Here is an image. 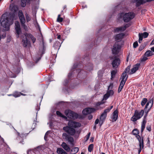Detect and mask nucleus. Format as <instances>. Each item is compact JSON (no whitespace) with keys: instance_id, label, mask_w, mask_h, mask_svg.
Here are the masks:
<instances>
[{"instance_id":"obj_1","label":"nucleus","mask_w":154,"mask_h":154,"mask_svg":"<svg viewBox=\"0 0 154 154\" xmlns=\"http://www.w3.org/2000/svg\"><path fill=\"white\" fill-rule=\"evenodd\" d=\"M78 63H74L73 66L72 67L70 72L68 74V77L69 79H71L72 77H74V75L76 76L77 74V76L78 77L82 78L85 75V72L83 70L81 69H76L78 66Z\"/></svg>"},{"instance_id":"obj_2","label":"nucleus","mask_w":154,"mask_h":154,"mask_svg":"<svg viewBox=\"0 0 154 154\" xmlns=\"http://www.w3.org/2000/svg\"><path fill=\"white\" fill-rule=\"evenodd\" d=\"M14 17V15L10 16L9 18L7 17L2 16L1 18V24L5 30L8 31L9 29L10 25L13 23Z\"/></svg>"},{"instance_id":"obj_3","label":"nucleus","mask_w":154,"mask_h":154,"mask_svg":"<svg viewBox=\"0 0 154 154\" xmlns=\"http://www.w3.org/2000/svg\"><path fill=\"white\" fill-rule=\"evenodd\" d=\"M134 14L132 12H129L124 14V13H120L119 15L118 18L119 19L123 18L125 22L128 23L134 17Z\"/></svg>"},{"instance_id":"obj_4","label":"nucleus","mask_w":154,"mask_h":154,"mask_svg":"<svg viewBox=\"0 0 154 154\" xmlns=\"http://www.w3.org/2000/svg\"><path fill=\"white\" fill-rule=\"evenodd\" d=\"M123 44V41L121 40L117 41L115 43L112 50V54L114 55H116L119 53L122 45Z\"/></svg>"},{"instance_id":"obj_5","label":"nucleus","mask_w":154,"mask_h":154,"mask_svg":"<svg viewBox=\"0 0 154 154\" xmlns=\"http://www.w3.org/2000/svg\"><path fill=\"white\" fill-rule=\"evenodd\" d=\"M18 16L20 21V23L22 27L26 31H28V28L27 26L25 25V19L21 11H20L18 13Z\"/></svg>"},{"instance_id":"obj_6","label":"nucleus","mask_w":154,"mask_h":154,"mask_svg":"<svg viewBox=\"0 0 154 154\" xmlns=\"http://www.w3.org/2000/svg\"><path fill=\"white\" fill-rule=\"evenodd\" d=\"M144 110L142 109L140 112L136 110L134 113V115L131 118V120L133 122H135L138 119H140L143 116Z\"/></svg>"},{"instance_id":"obj_7","label":"nucleus","mask_w":154,"mask_h":154,"mask_svg":"<svg viewBox=\"0 0 154 154\" xmlns=\"http://www.w3.org/2000/svg\"><path fill=\"white\" fill-rule=\"evenodd\" d=\"M46 50V47L44 44V42L42 41V47H40L39 48V51L38 53V57L36 58V62H37L41 59L43 55L45 53Z\"/></svg>"},{"instance_id":"obj_8","label":"nucleus","mask_w":154,"mask_h":154,"mask_svg":"<svg viewBox=\"0 0 154 154\" xmlns=\"http://www.w3.org/2000/svg\"><path fill=\"white\" fill-rule=\"evenodd\" d=\"M66 115L69 118L75 119L78 118V114L70 110H66L65 111Z\"/></svg>"},{"instance_id":"obj_9","label":"nucleus","mask_w":154,"mask_h":154,"mask_svg":"<svg viewBox=\"0 0 154 154\" xmlns=\"http://www.w3.org/2000/svg\"><path fill=\"white\" fill-rule=\"evenodd\" d=\"M61 42L59 41H56L55 42L53 46V48L51 53L53 55H56V54L57 53L58 50L59 49L61 46V44L63 42L61 40Z\"/></svg>"},{"instance_id":"obj_10","label":"nucleus","mask_w":154,"mask_h":154,"mask_svg":"<svg viewBox=\"0 0 154 154\" xmlns=\"http://www.w3.org/2000/svg\"><path fill=\"white\" fill-rule=\"evenodd\" d=\"M63 130L65 132L71 136H73L75 133V129L69 126L64 127Z\"/></svg>"},{"instance_id":"obj_11","label":"nucleus","mask_w":154,"mask_h":154,"mask_svg":"<svg viewBox=\"0 0 154 154\" xmlns=\"http://www.w3.org/2000/svg\"><path fill=\"white\" fill-rule=\"evenodd\" d=\"M15 25L16 37L18 38L19 37L20 34L22 33V31L19 22L18 21H15Z\"/></svg>"},{"instance_id":"obj_12","label":"nucleus","mask_w":154,"mask_h":154,"mask_svg":"<svg viewBox=\"0 0 154 154\" xmlns=\"http://www.w3.org/2000/svg\"><path fill=\"white\" fill-rule=\"evenodd\" d=\"M71 136L67 133H63L62 134V137L64 140L68 141V142L72 144L74 142V139Z\"/></svg>"},{"instance_id":"obj_13","label":"nucleus","mask_w":154,"mask_h":154,"mask_svg":"<svg viewBox=\"0 0 154 154\" xmlns=\"http://www.w3.org/2000/svg\"><path fill=\"white\" fill-rule=\"evenodd\" d=\"M134 2L136 3V7H138L141 5H143L146 2H149L154 0H132Z\"/></svg>"},{"instance_id":"obj_14","label":"nucleus","mask_w":154,"mask_h":154,"mask_svg":"<svg viewBox=\"0 0 154 154\" xmlns=\"http://www.w3.org/2000/svg\"><path fill=\"white\" fill-rule=\"evenodd\" d=\"M68 125L72 128H76L80 127L81 124L79 122L70 121L69 122Z\"/></svg>"},{"instance_id":"obj_15","label":"nucleus","mask_w":154,"mask_h":154,"mask_svg":"<svg viewBox=\"0 0 154 154\" xmlns=\"http://www.w3.org/2000/svg\"><path fill=\"white\" fill-rule=\"evenodd\" d=\"M95 111V109L89 107L84 109L82 111V113L84 115H87Z\"/></svg>"},{"instance_id":"obj_16","label":"nucleus","mask_w":154,"mask_h":154,"mask_svg":"<svg viewBox=\"0 0 154 154\" xmlns=\"http://www.w3.org/2000/svg\"><path fill=\"white\" fill-rule=\"evenodd\" d=\"M115 58H116V56L115 57ZM120 63V60L119 58H116L112 61V65L113 68H117L119 65Z\"/></svg>"},{"instance_id":"obj_17","label":"nucleus","mask_w":154,"mask_h":154,"mask_svg":"<svg viewBox=\"0 0 154 154\" xmlns=\"http://www.w3.org/2000/svg\"><path fill=\"white\" fill-rule=\"evenodd\" d=\"M146 114L144 115L143 117V119L141 124V132L142 134L143 133L145 128L146 124V120L148 114H146Z\"/></svg>"},{"instance_id":"obj_18","label":"nucleus","mask_w":154,"mask_h":154,"mask_svg":"<svg viewBox=\"0 0 154 154\" xmlns=\"http://www.w3.org/2000/svg\"><path fill=\"white\" fill-rule=\"evenodd\" d=\"M113 116L112 118V121L115 122L116 121L118 118V109H116L113 113Z\"/></svg>"},{"instance_id":"obj_19","label":"nucleus","mask_w":154,"mask_h":154,"mask_svg":"<svg viewBox=\"0 0 154 154\" xmlns=\"http://www.w3.org/2000/svg\"><path fill=\"white\" fill-rule=\"evenodd\" d=\"M128 77V76L127 75V74L123 73L120 79V80H121V82H122L124 83H125Z\"/></svg>"},{"instance_id":"obj_20","label":"nucleus","mask_w":154,"mask_h":154,"mask_svg":"<svg viewBox=\"0 0 154 154\" xmlns=\"http://www.w3.org/2000/svg\"><path fill=\"white\" fill-rule=\"evenodd\" d=\"M140 65V63L137 64L135 66L131 69V71L130 72L129 74H132L134 73L138 69V68Z\"/></svg>"},{"instance_id":"obj_21","label":"nucleus","mask_w":154,"mask_h":154,"mask_svg":"<svg viewBox=\"0 0 154 154\" xmlns=\"http://www.w3.org/2000/svg\"><path fill=\"white\" fill-rule=\"evenodd\" d=\"M61 146L67 152H69L70 151V148L65 143L63 142Z\"/></svg>"},{"instance_id":"obj_22","label":"nucleus","mask_w":154,"mask_h":154,"mask_svg":"<svg viewBox=\"0 0 154 154\" xmlns=\"http://www.w3.org/2000/svg\"><path fill=\"white\" fill-rule=\"evenodd\" d=\"M124 36V34L123 33H119L116 35L115 37L116 40L117 41L121 40L123 38Z\"/></svg>"},{"instance_id":"obj_23","label":"nucleus","mask_w":154,"mask_h":154,"mask_svg":"<svg viewBox=\"0 0 154 154\" xmlns=\"http://www.w3.org/2000/svg\"><path fill=\"white\" fill-rule=\"evenodd\" d=\"M57 152L58 154H67V153L61 148H58Z\"/></svg>"},{"instance_id":"obj_24","label":"nucleus","mask_w":154,"mask_h":154,"mask_svg":"<svg viewBox=\"0 0 154 154\" xmlns=\"http://www.w3.org/2000/svg\"><path fill=\"white\" fill-rule=\"evenodd\" d=\"M79 149L78 147H75L72 148L70 151V153L71 154H75L76 153L79 151Z\"/></svg>"},{"instance_id":"obj_25","label":"nucleus","mask_w":154,"mask_h":154,"mask_svg":"<svg viewBox=\"0 0 154 154\" xmlns=\"http://www.w3.org/2000/svg\"><path fill=\"white\" fill-rule=\"evenodd\" d=\"M152 103V104L153 103V98H152L151 99H150L149 100L148 102H147V103L146 105V106L145 107L144 110L145 112H146V109H147L148 108V106H149V103Z\"/></svg>"},{"instance_id":"obj_26","label":"nucleus","mask_w":154,"mask_h":154,"mask_svg":"<svg viewBox=\"0 0 154 154\" xmlns=\"http://www.w3.org/2000/svg\"><path fill=\"white\" fill-rule=\"evenodd\" d=\"M132 133L133 134L136 136V135H139L138 134L139 133V131L138 129L135 128L132 131Z\"/></svg>"},{"instance_id":"obj_27","label":"nucleus","mask_w":154,"mask_h":154,"mask_svg":"<svg viewBox=\"0 0 154 154\" xmlns=\"http://www.w3.org/2000/svg\"><path fill=\"white\" fill-rule=\"evenodd\" d=\"M25 39H23L22 40L23 45L24 47H26L28 45V40L26 37Z\"/></svg>"},{"instance_id":"obj_28","label":"nucleus","mask_w":154,"mask_h":154,"mask_svg":"<svg viewBox=\"0 0 154 154\" xmlns=\"http://www.w3.org/2000/svg\"><path fill=\"white\" fill-rule=\"evenodd\" d=\"M153 54L152 53V52L150 50H148L146 51L144 54L145 56H146L147 57H149L153 55Z\"/></svg>"},{"instance_id":"obj_29","label":"nucleus","mask_w":154,"mask_h":154,"mask_svg":"<svg viewBox=\"0 0 154 154\" xmlns=\"http://www.w3.org/2000/svg\"><path fill=\"white\" fill-rule=\"evenodd\" d=\"M148 101L147 99L146 98H143L141 102V105L142 106H143L146 103H147V102Z\"/></svg>"},{"instance_id":"obj_30","label":"nucleus","mask_w":154,"mask_h":154,"mask_svg":"<svg viewBox=\"0 0 154 154\" xmlns=\"http://www.w3.org/2000/svg\"><path fill=\"white\" fill-rule=\"evenodd\" d=\"M106 93H107L108 95H109V96H112L113 95L114 92L113 90H108V91H107Z\"/></svg>"},{"instance_id":"obj_31","label":"nucleus","mask_w":154,"mask_h":154,"mask_svg":"<svg viewBox=\"0 0 154 154\" xmlns=\"http://www.w3.org/2000/svg\"><path fill=\"white\" fill-rule=\"evenodd\" d=\"M21 6L22 7H25L26 5V2H27V3L28 2V0H21Z\"/></svg>"},{"instance_id":"obj_32","label":"nucleus","mask_w":154,"mask_h":154,"mask_svg":"<svg viewBox=\"0 0 154 154\" xmlns=\"http://www.w3.org/2000/svg\"><path fill=\"white\" fill-rule=\"evenodd\" d=\"M116 73V70H113L111 72V79H112V78H114L115 77Z\"/></svg>"},{"instance_id":"obj_33","label":"nucleus","mask_w":154,"mask_h":154,"mask_svg":"<svg viewBox=\"0 0 154 154\" xmlns=\"http://www.w3.org/2000/svg\"><path fill=\"white\" fill-rule=\"evenodd\" d=\"M56 114L59 116L60 117L63 118H66V117L63 115L59 111H56Z\"/></svg>"},{"instance_id":"obj_34","label":"nucleus","mask_w":154,"mask_h":154,"mask_svg":"<svg viewBox=\"0 0 154 154\" xmlns=\"http://www.w3.org/2000/svg\"><path fill=\"white\" fill-rule=\"evenodd\" d=\"M28 134H21V136H19L17 138V139H22V137H23L24 136H26ZM23 139H22V141H20V143H22V144H23V143H22V142H23Z\"/></svg>"},{"instance_id":"obj_35","label":"nucleus","mask_w":154,"mask_h":154,"mask_svg":"<svg viewBox=\"0 0 154 154\" xmlns=\"http://www.w3.org/2000/svg\"><path fill=\"white\" fill-rule=\"evenodd\" d=\"M93 147H94L93 144H90L88 148V151L90 152H91L92 151V150H93Z\"/></svg>"},{"instance_id":"obj_36","label":"nucleus","mask_w":154,"mask_h":154,"mask_svg":"<svg viewBox=\"0 0 154 154\" xmlns=\"http://www.w3.org/2000/svg\"><path fill=\"white\" fill-rule=\"evenodd\" d=\"M12 95L15 97H19L20 96V92H15Z\"/></svg>"},{"instance_id":"obj_37","label":"nucleus","mask_w":154,"mask_h":154,"mask_svg":"<svg viewBox=\"0 0 154 154\" xmlns=\"http://www.w3.org/2000/svg\"><path fill=\"white\" fill-rule=\"evenodd\" d=\"M131 68L130 65L128 66L125 69L123 73L126 74L127 73L129 72Z\"/></svg>"},{"instance_id":"obj_38","label":"nucleus","mask_w":154,"mask_h":154,"mask_svg":"<svg viewBox=\"0 0 154 154\" xmlns=\"http://www.w3.org/2000/svg\"><path fill=\"white\" fill-rule=\"evenodd\" d=\"M60 15L59 14L58 16V17H57V21L58 22H59L60 23L62 22L63 21V18L62 17H60Z\"/></svg>"},{"instance_id":"obj_39","label":"nucleus","mask_w":154,"mask_h":154,"mask_svg":"<svg viewBox=\"0 0 154 154\" xmlns=\"http://www.w3.org/2000/svg\"><path fill=\"white\" fill-rule=\"evenodd\" d=\"M103 73V71L101 70H99L98 72V76L99 78H101Z\"/></svg>"},{"instance_id":"obj_40","label":"nucleus","mask_w":154,"mask_h":154,"mask_svg":"<svg viewBox=\"0 0 154 154\" xmlns=\"http://www.w3.org/2000/svg\"><path fill=\"white\" fill-rule=\"evenodd\" d=\"M73 77H72V78L71 79H69V78H68V79H66L65 80L63 83V85L65 86H66L69 82V80L70 79H71Z\"/></svg>"},{"instance_id":"obj_41","label":"nucleus","mask_w":154,"mask_h":154,"mask_svg":"<svg viewBox=\"0 0 154 154\" xmlns=\"http://www.w3.org/2000/svg\"><path fill=\"white\" fill-rule=\"evenodd\" d=\"M110 109H109V108H108L107 109H106L104 110L103 112L101 114V116H102L103 115L105 114V115H106V114H107V113L108 112H109L110 111ZM105 116H106V115H105Z\"/></svg>"},{"instance_id":"obj_42","label":"nucleus","mask_w":154,"mask_h":154,"mask_svg":"<svg viewBox=\"0 0 154 154\" xmlns=\"http://www.w3.org/2000/svg\"><path fill=\"white\" fill-rule=\"evenodd\" d=\"M142 33H139V42L140 43H141V41L143 39V36H142Z\"/></svg>"},{"instance_id":"obj_43","label":"nucleus","mask_w":154,"mask_h":154,"mask_svg":"<svg viewBox=\"0 0 154 154\" xmlns=\"http://www.w3.org/2000/svg\"><path fill=\"white\" fill-rule=\"evenodd\" d=\"M25 16L26 21L27 22H29L31 20L30 17L29 16V15L28 14L26 13L25 14Z\"/></svg>"},{"instance_id":"obj_44","label":"nucleus","mask_w":154,"mask_h":154,"mask_svg":"<svg viewBox=\"0 0 154 154\" xmlns=\"http://www.w3.org/2000/svg\"><path fill=\"white\" fill-rule=\"evenodd\" d=\"M139 146L140 148H141V146L143 148V137H142L141 140L140 141V143H139Z\"/></svg>"},{"instance_id":"obj_45","label":"nucleus","mask_w":154,"mask_h":154,"mask_svg":"<svg viewBox=\"0 0 154 154\" xmlns=\"http://www.w3.org/2000/svg\"><path fill=\"white\" fill-rule=\"evenodd\" d=\"M149 34L146 32H145L143 33H142V36H143L144 38H147Z\"/></svg>"},{"instance_id":"obj_46","label":"nucleus","mask_w":154,"mask_h":154,"mask_svg":"<svg viewBox=\"0 0 154 154\" xmlns=\"http://www.w3.org/2000/svg\"><path fill=\"white\" fill-rule=\"evenodd\" d=\"M18 8L17 6L14 5L12 8L11 10L14 12H16L18 10Z\"/></svg>"},{"instance_id":"obj_47","label":"nucleus","mask_w":154,"mask_h":154,"mask_svg":"<svg viewBox=\"0 0 154 154\" xmlns=\"http://www.w3.org/2000/svg\"><path fill=\"white\" fill-rule=\"evenodd\" d=\"M145 47V45H141V46L139 47L138 50L140 51H141Z\"/></svg>"},{"instance_id":"obj_48","label":"nucleus","mask_w":154,"mask_h":154,"mask_svg":"<svg viewBox=\"0 0 154 154\" xmlns=\"http://www.w3.org/2000/svg\"><path fill=\"white\" fill-rule=\"evenodd\" d=\"M125 83H124L122 82H120L119 86V87L120 88H121L122 89L123 88Z\"/></svg>"},{"instance_id":"obj_49","label":"nucleus","mask_w":154,"mask_h":154,"mask_svg":"<svg viewBox=\"0 0 154 154\" xmlns=\"http://www.w3.org/2000/svg\"><path fill=\"white\" fill-rule=\"evenodd\" d=\"M133 46L134 48H136L138 46V43L137 41H136L134 43Z\"/></svg>"},{"instance_id":"obj_50","label":"nucleus","mask_w":154,"mask_h":154,"mask_svg":"<svg viewBox=\"0 0 154 154\" xmlns=\"http://www.w3.org/2000/svg\"><path fill=\"white\" fill-rule=\"evenodd\" d=\"M105 114H104L102 116H101V115L100 117V119H102L103 120H105L106 116L107 114H106V116H105Z\"/></svg>"},{"instance_id":"obj_51","label":"nucleus","mask_w":154,"mask_h":154,"mask_svg":"<svg viewBox=\"0 0 154 154\" xmlns=\"http://www.w3.org/2000/svg\"><path fill=\"white\" fill-rule=\"evenodd\" d=\"M148 59V58L145 57L144 56L141 59V62H144Z\"/></svg>"},{"instance_id":"obj_52","label":"nucleus","mask_w":154,"mask_h":154,"mask_svg":"<svg viewBox=\"0 0 154 154\" xmlns=\"http://www.w3.org/2000/svg\"><path fill=\"white\" fill-rule=\"evenodd\" d=\"M109 97V95H108V94L106 93L104 95L103 99L105 100H106Z\"/></svg>"},{"instance_id":"obj_53","label":"nucleus","mask_w":154,"mask_h":154,"mask_svg":"<svg viewBox=\"0 0 154 154\" xmlns=\"http://www.w3.org/2000/svg\"><path fill=\"white\" fill-rule=\"evenodd\" d=\"M104 120H103L102 119H100V121L99 122V124L100 125V127L101 125L103 124V122L104 121Z\"/></svg>"},{"instance_id":"obj_54","label":"nucleus","mask_w":154,"mask_h":154,"mask_svg":"<svg viewBox=\"0 0 154 154\" xmlns=\"http://www.w3.org/2000/svg\"><path fill=\"white\" fill-rule=\"evenodd\" d=\"M26 36H27L28 37H29L31 38L33 36L30 33H26L25 35Z\"/></svg>"},{"instance_id":"obj_55","label":"nucleus","mask_w":154,"mask_h":154,"mask_svg":"<svg viewBox=\"0 0 154 154\" xmlns=\"http://www.w3.org/2000/svg\"><path fill=\"white\" fill-rule=\"evenodd\" d=\"M136 137L139 143H140V141L141 140V138L140 136L139 135H136Z\"/></svg>"},{"instance_id":"obj_56","label":"nucleus","mask_w":154,"mask_h":154,"mask_svg":"<svg viewBox=\"0 0 154 154\" xmlns=\"http://www.w3.org/2000/svg\"><path fill=\"white\" fill-rule=\"evenodd\" d=\"M120 30L119 27L115 28L114 29L115 32H118L120 31Z\"/></svg>"},{"instance_id":"obj_57","label":"nucleus","mask_w":154,"mask_h":154,"mask_svg":"<svg viewBox=\"0 0 154 154\" xmlns=\"http://www.w3.org/2000/svg\"><path fill=\"white\" fill-rule=\"evenodd\" d=\"M120 31H123L125 30V27L122 26L119 27Z\"/></svg>"},{"instance_id":"obj_58","label":"nucleus","mask_w":154,"mask_h":154,"mask_svg":"<svg viewBox=\"0 0 154 154\" xmlns=\"http://www.w3.org/2000/svg\"><path fill=\"white\" fill-rule=\"evenodd\" d=\"M91 133L89 132L88 133L87 135L86 136V141H87L89 139Z\"/></svg>"},{"instance_id":"obj_59","label":"nucleus","mask_w":154,"mask_h":154,"mask_svg":"<svg viewBox=\"0 0 154 154\" xmlns=\"http://www.w3.org/2000/svg\"><path fill=\"white\" fill-rule=\"evenodd\" d=\"M113 87V83H111L108 86V90H109L110 88L112 89V88Z\"/></svg>"},{"instance_id":"obj_60","label":"nucleus","mask_w":154,"mask_h":154,"mask_svg":"<svg viewBox=\"0 0 154 154\" xmlns=\"http://www.w3.org/2000/svg\"><path fill=\"white\" fill-rule=\"evenodd\" d=\"M90 66H89V68H88V70H92L93 69V66L92 64H90Z\"/></svg>"},{"instance_id":"obj_61","label":"nucleus","mask_w":154,"mask_h":154,"mask_svg":"<svg viewBox=\"0 0 154 154\" xmlns=\"http://www.w3.org/2000/svg\"><path fill=\"white\" fill-rule=\"evenodd\" d=\"M146 129L149 132H150L151 131V126H147L146 127Z\"/></svg>"},{"instance_id":"obj_62","label":"nucleus","mask_w":154,"mask_h":154,"mask_svg":"<svg viewBox=\"0 0 154 154\" xmlns=\"http://www.w3.org/2000/svg\"><path fill=\"white\" fill-rule=\"evenodd\" d=\"M31 39L33 43H34L35 42L36 38L33 36L31 38Z\"/></svg>"},{"instance_id":"obj_63","label":"nucleus","mask_w":154,"mask_h":154,"mask_svg":"<svg viewBox=\"0 0 154 154\" xmlns=\"http://www.w3.org/2000/svg\"><path fill=\"white\" fill-rule=\"evenodd\" d=\"M11 37L10 36H7L8 38L7 39V42H9L11 41Z\"/></svg>"},{"instance_id":"obj_64","label":"nucleus","mask_w":154,"mask_h":154,"mask_svg":"<svg viewBox=\"0 0 154 154\" xmlns=\"http://www.w3.org/2000/svg\"><path fill=\"white\" fill-rule=\"evenodd\" d=\"M93 118V116L91 115H89L88 116V119L89 120H91Z\"/></svg>"}]
</instances>
